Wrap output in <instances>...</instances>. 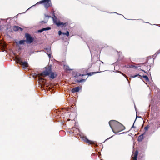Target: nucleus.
<instances>
[{
	"mask_svg": "<svg viewBox=\"0 0 160 160\" xmlns=\"http://www.w3.org/2000/svg\"><path fill=\"white\" fill-rule=\"evenodd\" d=\"M109 124L112 131L115 133L122 131L125 128V127L122 124L114 120L110 121Z\"/></svg>",
	"mask_w": 160,
	"mask_h": 160,
	"instance_id": "f257e3e1",
	"label": "nucleus"
},
{
	"mask_svg": "<svg viewBox=\"0 0 160 160\" xmlns=\"http://www.w3.org/2000/svg\"><path fill=\"white\" fill-rule=\"evenodd\" d=\"M39 75L42 77L49 76V77L52 79H53L57 76L56 73H55L52 72L51 68L49 67L46 68V70L42 73H40Z\"/></svg>",
	"mask_w": 160,
	"mask_h": 160,
	"instance_id": "f03ea898",
	"label": "nucleus"
},
{
	"mask_svg": "<svg viewBox=\"0 0 160 160\" xmlns=\"http://www.w3.org/2000/svg\"><path fill=\"white\" fill-rule=\"evenodd\" d=\"M40 4H43L46 10H48V7L52 6L51 0H42L38 2L35 4L30 7L27 9L25 12L22 13L21 14L25 13L27 11L29 10L32 7Z\"/></svg>",
	"mask_w": 160,
	"mask_h": 160,
	"instance_id": "7ed1b4c3",
	"label": "nucleus"
},
{
	"mask_svg": "<svg viewBox=\"0 0 160 160\" xmlns=\"http://www.w3.org/2000/svg\"><path fill=\"white\" fill-rule=\"evenodd\" d=\"M20 30L21 31H22L23 29L18 26H14L12 28H11V26L6 28V32H12V30L14 31H17Z\"/></svg>",
	"mask_w": 160,
	"mask_h": 160,
	"instance_id": "20e7f679",
	"label": "nucleus"
},
{
	"mask_svg": "<svg viewBox=\"0 0 160 160\" xmlns=\"http://www.w3.org/2000/svg\"><path fill=\"white\" fill-rule=\"evenodd\" d=\"M16 62L22 65L23 68H26L28 67V65L27 62H23L22 59L19 57H16Z\"/></svg>",
	"mask_w": 160,
	"mask_h": 160,
	"instance_id": "39448f33",
	"label": "nucleus"
},
{
	"mask_svg": "<svg viewBox=\"0 0 160 160\" xmlns=\"http://www.w3.org/2000/svg\"><path fill=\"white\" fill-rule=\"evenodd\" d=\"M54 23L55 24L57 27H61V28L63 27H66L68 25V22H61L59 20L58 21L57 20H54Z\"/></svg>",
	"mask_w": 160,
	"mask_h": 160,
	"instance_id": "423d86ee",
	"label": "nucleus"
},
{
	"mask_svg": "<svg viewBox=\"0 0 160 160\" xmlns=\"http://www.w3.org/2000/svg\"><path fill=\"white\" fill-rule=\"evenodd\" d=\"M82 139L85 142L88 144L89 145L93 144L95 145L97 147L98 146V145L96 144V142L93 141L89 140L86 136H83L82 137Z\"/></svg>",
	"mask_w": 160,
	"mask_h": 160,
	"instance_id": "0eeeda50",
	"label": "nucleus"
},
{
	"mask_svg": "<svg viewBox=\"0 0 160 160\" xmlns=\"http://www.w3.org/2000/svg\"><path fill=\"white\" fill-rule=\"evenodd\" d=\"M25 37L26 39L25 40H34V38L28 33H25Z\"/></svg>",
	"mask_w": 160,
	"mask_h": 160,
	"instance_id": "6e6552de",
	"label": "nucleus"
},
{
	"mask_svg": "<svg viewBox=\"0 0 160 160\" xmlns=\"http://www.w3.org/2000/svg\"><path fill=\"white\" fill-rule=\"evenodd\" d=\"M50 29H51V28L50 27L43 28L37 31L36 33H41L44 31H48Z\"/></svg>",
	"mask_w": 160,
	"mask_h": 160,
	"instance_id": "1a4fd4ad",
	"label": "nucleus"
},
{
	"mask_svg": "<svg viewBox=\"0 0 160 160\" xmlns=\"http://www.w3.org/2000/svg\"><path fill=\"white\" fill-rule=\"evenodd\" d=\"M138 153V150H136L132 154V158L133 160H137V158Z\"/></svg>",
	"mask_w": 160,
	"mask_h": 160,
	"instance_id": "9d476101",
	"label": "nucleus"
},
{
	"mask_svg": "<svg viewBox=\"0 0 160 160\" xmlns=\"http://www.w3.org/2000/svg\"><path fill=\"white\" fill-rule=\"evenodd\" d=\"M137 76H139V78H141L142 77L144 78H145V80L146 81H149V78H148V77L146 75L142 76L141 75H139V74H137V75H134V76L131 77L132 78H134L136 77Z\"/></svg>",
	"mask_w": 160,
	"mask_h": 160,
	"instance_id": "9b49d317",
	"label": "nucleus"
},
{
	"mask_svg": "<svg viewBox=\"0 0 160 160\" xmlns=\"http://www.w3.org/2000/svg\"><path fill=\"white\" fill-rule=\"evenodd\" d=\"M4 41H0V45L2 46L3 48L7 46V43L4 42Z\"/></svg>",
	"mask_w": 160,
	"mask_h": 160,
	"instance_id": "f8f14e48",
	"label": "nucleus"
},
{
	"mask_svg": "<svg viewBox=\"0 0 160 160\" xmlns=\"http://www.w3.org/2000/svg\"><path fill=\"white\" fill-rule=\"evenodd\" d=\"M80 90L79 87H77L73 88L71 90L72 92H78Z\"/></svg>",
	"mask_w": 160,
	"mask_h": 160,
	"instance_id": "ddd939ff",
	"label": "nucleus"
},
{
	"mask_svg": "<svg viewBox=\"0 0 160 160\" xmlns=\"http://www.w3.org/2000/svg\"><path fill=\"white\" fill-rule=\"evenodd\" d=\"M16 43L17 45H18V44L24 45L25 43V41H19L18 42H16Z\"/></svg>",
	"mask_w": 160,
	"mask_h": 160,
	"instance_id": "4468645a",
	"label": "nucleus"
},
{
	"mask_svg": "<svg viewBox=\"0 0 160 160\" xmlns=\"http://www.w3.org/2000/svg\"><path fill=\"white\" fill-rule=\"evenodd\" d=\"M85 81H86V79H81L80 80H78L77 79H75V82H79V83L84 82H85Z\"/></svg>",
	"mask_w": 160,
	"mask_h": 160,
	"instance_id": "2eb2a0df",
	"label": "nucleus"
},
{
	"mask_svg": "<svg viewBox=\"0 0 160 160\" xmlns=\"http://www.w3.org/2000/svg\"><path fill=\"white\" fill-rule=\"evenodd\" d=\"M52 15L53 16V17H52V18H52V19L53 21V22H54V20H57V18L56 17V16H55V12H54V11H53L52 12Z\"/></svg>",
	"mask_w": 160,
	"mask_h": 160,
	"instance_id": "dca6fc26",
	"label": "nucleus"
},
{
	"mask_svg": "<svg viewBox=\"0 0 160 160\" xmlns=\"http://www.w3.org/2000/svg\"><path fill=\"white\" fill-rule=\"evenodd\" d=\"M84 75H85V74H80L78 72L77 73L75 76H74V77L76 78H78V77L79 76H82V77Z\"/></svg>",
	"mask_w": 160,
	"mask_h": 160,
	"instance_id": "f3484780",
	"label": "nucleus"
},
{
	"mask_svg": "<svg viewBox=\"0 0 160 160\" xmlns=\"http://www.w3.org/2000/svg\"><path fill=\"white\" fill-rule=\"evenodd\" d=\"M143 138L144 137L143 134L141 135H140L138 137V141L139 142L141 141L143 139Z\"/></svg>",
	"mask_w": 160,
	"mask_h": 160,
	"instance_id": "a211bd4d",
	"label": "nucleus"
},
{
	"mask_svg": "<svg viewBox=\"0 0 160 160\" xmlns=\"http://www.w3.org/2000/svg\"><path fill=\"white\" fill-rule=\"evenodd\" d=\"M44 80H45L42 77H39L38 81H39V82L40 83H43L44 82Z\"/></svg>",
	"mask_w": 160,
	"mask_h": 160,
	"instance_id": "6ab92c4d",
	"label": "nucleus"
},
{
	"mask_svg": "<svg viewBox=\"0 0 160 160\" xmlns=\"http://www.w3.org/2000/svg\"><path fill=\"white\" fill-rule=\"evenodd\" d=\"M97 72H91L89 73H87L86 74H85V75H88V76H92L94 74L97 73Z\"/></svg>",
	"mask_w": 160,
	"mask_h": 160,
	"instance_id": "aec40b11",
	"label": "nucleus"
},
{
	"mask_svg": "<svg viewBox=\"0 0 160 160\" xmlns=\"http://www.w3.org/2000/svg\"><path fill=\"white\" fill-rule=\"evenodd\" d=\"M69 35V32L68 31H67L66 32H63V35H66L68 37Z\"/></svg>",
	"mask_w": 160,
	"mask_h": 160,
	"instance_id": "412c9836",
	"label": "nucleus"
},
{
	"mask_svg": "<svg viewBox=\"0 0 160 160\" xmlns=\"http://www.w3.org/2000/svg\"><path fill=\"white\" fill-rule=\"evenodd\" d=\"M69 43V42H68V41H64V42H63V44L65 45H67Z\"/></svg>",
	"mask_w": 160,
	"mask_h": 160,
	"instance_id": "4be33fe9",
	"label": "nucleus"
},
{
	"mask_svg": "<svg viewBox=\"0 0 160 160\" xmlns=\"http://www.w3.org/2000/svg\"><path fill=\"white\" fill-rule=\"evenodd\" d=\"M34 41H25V43L27 44H30L33 42Z\"/></svg>",
	"mask_w": 160,
	"mask_h": 160,
	"instance_id": "5701e85b",
	"label": "nucleus"
},
{
	"mask_svg": "<svg viewBox=\"0 0 160 160\" xmlns=\"http://www.w3.org/2000/svg\"><path fill=\"white\" fill-rule=\"evenodd\" d=\"M48 22V19L46 21V20H45V21H41V22H40V23H47Z\"/></svg>",
	"mask_w": 160,
	"mask_h": 160,
	"instance_id": "b1692460",
	"label": "nucleus"
},
{
	"mask_svg": "<svg viewBox=\"0 0 160 160\" xmlns=\"http://www.w3.org/2000/svg\"><path fill=\"white\" fill-rule=\"evenodd\" d=\"M149 127H150L149 125H147V126L144 127V129L145 130V131H147L148 130Z\"/></svg>",
	"mask_w": 160,
	"mask_h": 160,
	"instance_id": "393cba45",
	"label": "nucleus"
},
{
	"mask_svg": "<svg viewBox=\"0 0 160 160\" xmlns=\"http://www.w3.org/2000/svg\"><path fill=\"white\" fill-rule=\"evenodd\" d=\"M110 13H116V14H117L118 15H122V16H123L124 17V18L125 19H127L126 18L124 17L123 16V15H122V14H119V13H117V12H110Z\"/></svg>",
	"mask_w": 160,
	"mask_h": 160,
	"instance_id": "a878e982",
	"label": "nucleus"
},
{
	"mask_svg": "<svg viewBox=\"0 0 160 160\" xmlns=\"http://www.w3.org/2000/svg\"><path fill=\"white\" fill-rule=\"evenodd\" d=\"M63 32H62L61 31H59L58 32V34L59 36L63 35Z\"/></svg>",
	"mask_w": 160,
	"mask_h": 160,
	"instance_id": "bb28decb",
	"label": "nucleus"
},
{
	"mask_svg": "<svg viewBox=\"0 0 160 160\" xmlns=\"http://www.w3.org/2000/svg\"><path fill=\"white\" fill-rule=\"evenodd\" d=\"M44 16H45V18L47 17L48 18H52V17H51V16H49V15H46V14H44Z\"/></svg>",
	"mask_w": 160,
	"mask_h": 160,
	"instance_id": "cd10ccee",
	"label": "nucleus"
},
{
	"mask_svg": "<svg viewBox=\"0 0 160 160\" xmlns=\"http://www.w3.org/2000/svg\"><path fill=\"white\" fill-rule=\"evenodd\" d=\"M130 20H137L136 19H130ZM137 20H141L142 21H143V20L142 19H137Z\"/></svg>",
	"mask_w": 160,
	"mask_h": 160,
	"instance_id": "c85d7f7f",
	"label": "nucleus"
},
{
	"mask_svg": "<svg viewBox=\"0 0 160 160\" xmlns=\"http://www.w3.org/2000/svg\"><path fill=\"white\" fill-rule=\"evenodd\" d=\"M72 129H73V130L74 131H75L74 129L76 130H78L77 129L75 128H72Z\"/></svg>",
	"mask_w": 160,
	"mask_h": 160,
	"instance_id": "c756f323",
	"label": "nucleus"
},
{
	"mask_svg": "<svg viewBox=\"0 0 160 160\" xmlns=\"http://www.w3.org/2000/svg\"><path fill=\"white\" fill-rule=\"evenodd\" d=\"M153 25H156V26H159V25H158V24H154Z\"/></svg>",
	"mask_w": 160,
	"mask_h": 160,
	"instance_id": "7c9ffc66",
	"label": "nucleus"
},
{
	"mask_svg": "<svg viewBox=\"0 0 160 160\" xmlns=\"http://www.w3.org/2000/svg\"><path fill=\"white\" fill-rule=\"evenodd\" d=\"M140 70H141V71H143L144 72H146L145 71H144V70H142V69H140Z\"/></svg>",
	"mask_w": 160,
	"mask_h": 160,
	"instance_id": "2f4dec72",
	"label": "nucleus"
},
{
	"mask_svg": "<svg viewBox=\"0 0 160 160\" xmlns=\"http://www.w3.org/2000/svg\"><path fill=\"white\" fill-rule=\"evenodd\" d=\"M1 30V26H0V31Z\"/></svg>",
	"mask_w": 160,
	"mask_h": 160,
	"instance_id": "473e14b6",
	"label": "nucleus"
},
{
	"mask_svg": "<svg viewBox=\"0 0 160 160\" xmlns=\"http://www.w3.org/2000/svg\"><path fill=\"white\" fill-rule=\"evenodd\" d=\"M157 52H158V53H160V50H159Z\"/></svg>",
	"mask_w": 160,
	"mask_h": 160,
	"instance_id": "72a5a7b5",
	"label": "nucleus"
},
{
	"mask_svg": "<svg viewBox=\"0 0 160 160\" xmlns=\"http://www.w3.org/2000/svg\"><path fill=\"white\" fill-rule=\"evenodd\" d=\"M134 127V125H133L132 127V128Z\"/></svg>",
	"mask_w": 160,
	"mask_h": 160,
	"instance_id": "f704fd0d",
	"label": "nucleus"
},
{
	"mask_svg": "<svg viewBox=\"0 0 160 160\" xmlns=\"http://www.w3.org/2000/svg\"><path fill=\"white\" fill-rule=\"evenodd\" d=\"M144 22V23H149V22Z\"/></svg>",
	"mask_w": 160,
	"mask_h": 160,
	"instance_id": "c9c22d12",
	"label": "nucleus"
},
{
	"mask_svg": "<svg viewBox=\"0 0 160 160\" xmlns=\"http://www.w3.org/2000/svg\"><path fill=\"white\" fill-rule=\"evenodd\" d=\"M9 19V18L7 19V20H8Z\"/></svg>",
	"mask_w": 160,
	"mask_h": 160,
	"instance_id": "e433bc0d",
	"label": "nucleus"
},
{
	"mask_svg": "<svg viewBox=\"0 0 160 160\" xmlns=\"http://www.w3.org/2000/svg\"><path fill=\"white\" fill-rule=\"evenodd\" d=\"M149 70H150V67H149Z\"/></svg>",
	"mask_w": 160,
	"mask_h": 160,
	"instance_id": "4c0bfd02",
	"label": "nucleus"
},
{
	"mask_svg": "<svg viewBox=\"0 0 160 160\" xmlns=\"http://www.w3.org/2000/svg\"><path fill=\"white\" fill-rule=\"evenodd\" d=\"M107 12V13H108V12H107L106 11L105 12Z\"/></svg>",
	"mask_w": 160,
	"mask_h": 160,
	"instance_id": "58836bf2",
	"label": "nucleus"
}]
</instances>
